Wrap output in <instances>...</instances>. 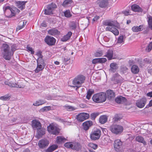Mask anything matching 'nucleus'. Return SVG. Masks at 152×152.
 I'll return each instance as SVG.
<instances>
[{"label": "nucleus", "mask_w": 152, "mask_h": 152, "mask_svg": "<svg viewBox=\"0 0 152 152\" xmlns=\"http://www.w3.org/2000/svg\"><path fill=\"white\" fill-rule=\"evenodd\" d=\"M64 107L68 111H73L76 109L74 107L69 105H65Z\"/></svg>", "instance_id": "nucleus-42"}, {"label": "nucleus", "mask_w": 152, "mask_h": 152, "mask_svg": "<svg viewBox=\"0 0 152 152\" xmlns=\"http://www.w3.org/2000/svg\"><path fill=\"white\" fill-rule=\"evenodd\" d=\"M82 148V146L78 142H73V146L72 149L79 151Z\"/></svg>", "instance_id": "nucleus-19"}, {"label": "nucleus", "mask_w": 152, "mask_h": 152, "mask_svg": "<svg viewBox=\"0 0 152 152\" xmlns=\"http://www.w3.org/2000/svg\"><path fill=\"white\" fill-rule=\"evenodd\" d=\"M37 137L39 138L41 137L44 134H45V129L42 128L37 129Z\"/></svg>", "instance_id": "nucleus-25"}, {"label": "nucleus", "mask_w": 152, "mask_h": 152, "mask_svg": "<svg viewBox=\"0 0 152 152\" xmlns=\"http://www.w3.org/2000/svg\"><path fill=\"white\" fill-rule=\"evenodd\" d=\"M99 113H92L91 114V117L92 120H94L99 115Z\"/></svg>", "instance_id": "nucleus-44"}, {"label": "nucleus", "mask_w": 152, "mask_h": 152, "mask_svg": "<svg viewBox=\"0 0 152 152\" xmlns=\"http://www.w3.org/2000/svg\"><path fill=\"white\" fill-rule=\"evenodd\" d=\"M48 33L51 35L55 36L59 34L60 32L57 30L55 28H53L49 30Z\"/></svg>", "instance_id": "nucleus-27"}, {"label": "nucleus", "mask_w": 152, "mask_h": 152, "mask_svg": "<svg viewBox=\"0 0 152 152\" xmlns=\"http://www.w3.org/2000/svg\"><path fill=\"white\" fill-rule=\"evenodd\" d=\"M72 3V0H65L62 4V5L64 7H66Z\"/></svg>", "instance_id": "nucleus-39"}, {"label": "nucleus", "mask_w": 152, "mask_h": 152, "mask_svg": "<svg viewBox=\"0 0 152 152\" xmlns=\"http://www.w3.org/2000/svg\"><path fill=\"white\" fill-rule=\"evenodd\" d=\"M109 128L112 132L115 134H121L123 130V127L122 126L116 124H113Z\"/></svg>", "instance_id": "nucleus-5"}, {"label": "nucleus", "mask_w": 152, "mask_h": 152, "mask_svg": "<svg viewBox=\"0 0 152 152\" xmlns=\"http://www.w3.org/2000/svg\"><path fill=\"white\" fill-rule=\"evenodd\" d=\"M10 47L6 44L2 45L1 50L3 58L7 60H10L11 58L12 54L10 50Z\"/></svg>", "instance_id": "nucleus-3"}, {"label": "nucleus", "mask_w": 152, "mask_h": 152, "mask_svg": "<svg viewBox=\"0 0 152 152\" xmlns=\"http://www.w3.org/2000/svg\"><path fill=\"white\" fill-rule=\"evenodd\" d=\"M72 34L71 31L68 32L67 34L64 36V38H70Z\"/></svg>", "instance_id": "nucleus-54"}, {"label": "nucleus", "mask_w": 152, "mask_h": 152, "mask_svg": "<svg viewBox=\"0 0 152 152\" xmlns=\"http://www.w3.org/2000/svg\"><path fill=\"white\" fill-rule=\"evenodd\" d=\"M99 63H104L107 61L106 58H99Z\"/></svg>", "instance_id": "nucleus-51"}, {"label": "nucleus", "mask_w": 152, "mask_h": 152, "mask_svg": "<svg viewBox=\"0 0 152 152\" xmlns=\"http://www.w3.org/2000/svg\"><path fill=\"white\" fill-rule=\"evenodd\" d=\"M110 68L109 71L113 73H114L116 72L117 69H118V66L117 64L115 63H112L110 64Z\"/></svg>", "instance_id": "nucleus-20"}, {"label": "nucleus", "mask_w": 152, "mask_h": 152, "mask_svg": "<svg viewBox=\"0 0 152 152\" xmlns=\"http://www.w3.org/2000/svg\"><path fill=\"white\" fill-rule=\"evenodd\" d=\"M89 146L91 147V148H93L94 149H96L97 145L96 144H95L90 143L89 144Z\"/></svg>", "instance_id": "nucleus-50"}, {"label": "nucleus", "mask_w": 152, "mask_h": 152, "mask_svg": "<svg viewBox=\"0 0 152 152\" xmlns=\"http://www.w3.org/2000/svg\"><path fill=\"white\" fill-rule=\"evenodd\" d=\"M122 142L120 140H117L114 141V145L116 149H119L122 145Z\"/></svg>", "instance_id": "nucleus-23"}, {"label": "nucleus", "mask_w": 152, "mask_h": 152, "mask_svg": "<svg viewBox=\"0 0 152 152\" xmlns=\"http://www.w3.org/2000/svg\"><path fill=\"white\" fill-rule=\"evenodd\" d=\"M32 126L34 129H39L42 127L40 122L38 120H34L32 121Z\"/></svg>", "instance_id": "nucleus-14"}, {"label": "nucleus", "mask_w": 152, "mask_h": 152, "mask_svg": "<svg viewBox=\"0 0 152 152\" xmlns=\"http://www.w3.org/2000/svg\"><path fill=\"white\" fill-rule=\"evenodd\" d=\"M121 76L118 73L113 75L111 78V80L113 81L115 84L119 83L121 80Z\"/></svg>", "instance_id": "nucleus-13"}, {"label": "nucleus", "mask_w": 152, "mask_h": 152, "mask_svg": "<svg viewBox=\"0 0 152 152\" xmlns=\"http://www.w3.org/2000/svg\"><path fill=\"white\" fill-rule=\"evenodd\" d=\"M46 102V101L42 100H40L37 101L33 104V105L35 106H38L41 105Z\"/></svg>", "instance_id": "nucleus-38"}, {"label": "nucleus", "mask_w": 152, "mask_h": 152, "mask_svg": "<svg viewBox=\"0 0 152 152\" xmlns=\"http://www.w3.org/2000/svg\"><path fill=\"white\" fill-rule=\"evenodd\" d=\"M136 140L139 142L143 143L144 145L147 144L146 142L145 141L144 138L140 136H137L135 138Z\"/></svg>", "instance_id": "nucleus-29"}, {"label": "nucleus", "mask_w": 152, "mask_h": 152, "mask_svg": "<svg viewBox=\"0 0 152 152\" xmlns=\"http://www.w3.org/2000/svg\"><path fill=\"white\" fill-rule=\"evenodd\" d=\"M64 14L65 16L67 18H69L72 15L71 14L70 11L69 10H66L64 12Z\"/></svg>", "instance_id": "nucleus-46"}, {"label": "nucleus", "mask_w": 152, "mask_h": 152, "mask_svg": "<svg viewBox=\"0 0 152 152\" xmlns=\"http://www.w3.org/2000/svg\"><path fill=\"white\" fill-rule=\"evenodd\" d=\"M58 147L57 145H53L49 147L46 151V152H52Z\"/></svg>", "instance_id": "nucleus-32"}, {"label": "nucleus", "mask_w": 152, "mask_h": 152, "mask_svg": "<svg viewBox=\"0 0 152 152\" xmlns=\"http://www.w3.org/2000/svg\"><path fill=\"white\" fill-rule=\"evenodd\" d=\"M99 18V16H95L93 18V20L94 21H96L97 20H98Z\"/></svg>", "instance_id": "nucleus-62"}, {"label": "nucleus", "mask_w": 152, "mask_h": 152, "mask_svg": "<svg viewBox=\"0 0 152 152\" xmlns=\"http://www.w3.org/2000/svg\"><path fill=\"white\" fill-rule=\"evenodd\" d=\"M48 131L51 134L57 135L59 132V129L53 124H50L48 127Z\"/></svg>", "instance_id": "nucleus-9"}, {"label": "nucleus", "mask_w": 152, "mask_h": 152, "mask_svg": "<svg viewBox=\"0 0 152 152\" xmlns=\"http://www.w3.org/2000/svg\"><path fill=\"white\" fill-rule=\"evenodd\" d=\"M94 90L93 89H89L87 92V95L86 96V98L89 100L93 94L94 93Z\"/></svg>", "instance_id": "nucleus-35"}, {"label": "nucleus", "mask_w": 152, "mask_h": 152, "mask_svg": "<svg viewBox=\"0 0 152 152\" xmlns=\"http://www.w3.org/2000/svg\"><path fill=\"white\" fill-rule=\"evenodd\" d=\"M16 47L15 45H13L11 47V50L12 51V55H13L14 52L16 50Z\"/></svg>", "instance_id": "nucleus-55"}, {"label": "nucleus", "mask_w": 152, "mask_h": 152, "mask_svg": "<svg viewBox=\"0 0 152 152\" xmlns=\"http://www.w3.org/2000/svg\"><path fill=\"white\" fill-rule=\"evenodd\" d=\"M92 125V122L90 121H86L83 124L84 129L85 130H88Z\"/></svg>", "instance_id": "nucleus-18"}, {"label": "nucleus", "mask_w": 152, "mask_h": 152, "mask_svg": "<svg viewBox=\"0 0 152 152\" xmlns=\"http://www.w3.org/2000/svg\"><path fill=\"white\" fill-rule=\"evenodd\" d=\"M105 94L103 93L94 94L92 97L93 100L96 102H102L106 100Z\"/></svg>", "instance_id": "nucleus-4"}, {"label": "nucleus", "mask_w": 152, "mask_h": 152, "mask_svg": "<svg viewBox=\"0 0 152 152\" xmlns=\"http://www.w3.org/2000/svg\"><path fill=\"white\" fill-rule=\"evenodd\" d=\"M65 147L68 148H71L72 149L73 146V142H66L64 144Z\"/></svg>", "instance_id": "nucleus-37"}, {"label": "nucleus", "mask_w": 152, "mask_h": 152, "mask_svg": "<svg viewBox=\"0 0 152 152\" xmlns=\"http://www.w3.org/2000/svg\"><path fill=\"white\" fill-rule=\"evenodd\" d=\"M92 63L94 64L99 63V58H96L93 59L92 61Z\"/></svg>", "instance_id": "nucleus-56"}, {"label": "nucleus", "mask_w": 152, "mask_h": 152, "mask_svg": "<svg viewBox=\"0 0 152 152\" xmlns=\"http://www.w3.org/2000/svg\"><path fill=\"white\" fill-rule=\"evenodd\" d=\"M4 84L11 87H15L17 88H22L23 86L20 85L18 83H14L12 82H10L8 80H6L4 82Z\"/></svg>", "instance_id": "nucleus-15"}, {"label": "nucleus", "mask_w": 152, "mask_h": 152, "mask_svg": "<svg viewBox=\"0 0 152 152\" xmlns=\"http://www.w3.org/2000/svg\"><path fill=\"white\" fill-rule=\"evenodd\" d=\"M3 10L5 16L7 18H10L15 16L17 12H19V10L15 7L11 8L10 6H4Z\"/></svg>", "instance_id": "nucleus-2"}, {"label": "nucleus", "mask_w": 152, "mask_h": 152, "mask_svg": "<svg viewBox=\"0 0 152 152\" xmlns=\"http://www.w3.org/2000/svg\"><path fill=\"white\" fill-rule=\"evenodd\" d=\"M104 52V50H98L95 53V55L96 57H100L103 55V53Z\"/></svg>", "instance_id": "nucleus-40"}, {"label": "nucleus", "mask_w": 152, "mask_h": 152, "mask_svg": "<svg viewBox=\"0 0 152 152\" xmlns=\"http://www.w3.org/2000/svg\"><path fill=\"white\" fill-rule=\"evenodd\" d=\"M26 2L23 1H18L16 3V5L20 9H23L25 7Z\"/></svg>", "instance_id": "nucleus-30"}, {"label": "nucleus", "mask_w": 152, "mask_h": 152, "mask_svg": "<svg viewBox=\"0 0 152 152\" xmlns=\"http://www.w3.org/2000/svg\"><path fill=\"white\" fill-rule=\"evenodd\" d=\"M113 51L111 49H109L106 52V54L104 56L106 57L108 60H111L113 58Z\"/></svg>", "instance_id": "nucleus-22"}, {"label": "nucleus", "mask_w": 152, "mask_h": 152, "mask_svg": "<svg viewBox=\"0 0 152 152\" xmlns=\"http://www.w3.org/2000/svg\"><path fill=\"white\" fill-rule=\"evenodd\" d=\"M127 68L126 66H121V67L120 71L123 74L125 73L126 71L127 70Z\"/></svg>", "instance_id": "nucleus-47"}, {"label": "nucleus", "mask_w": 152, "mask_h": 152, "mask_svg": "<svg viewBox=\"0 0 152 152\" xmlns=\"http://www.w3.org/2000/svg\"><path fill=\"white\" fill-rule=\"evenodd\" d=\"M151 107H152V99L150 101L149 104L146 106L145 108H148Z\"/></svg>", "instance_id": "nucleus-60"}, {"label": "nucleus", "mask_w": 152, "mask_h": 152, "mask_svg": "<svg viewBox=\"0 0 152 152\" xmlns=\"http://www.w3.org/2000/svg\"><path fill=\"white\" fill-rule=\"evenodd\" d=\"M115 102L118 104H123L127 101L126 99L124 97L119 96L117 97L115 99Z\"/></svg>", "instance_id": "nucleus-17"}, {"label": "nucleus", "mask_w": 152, "mask_h": 152, "mask_svg": "<svg viewBox=\"0 0 152 152\" xmlns=\"http://www.w3.org/2000/svg\"><path fill=\"white\" fill-rule=\"evenodd\" d=\"M132 72L134 74H137L139 71L138 67L136 65H133L131 68Z\"/></svg>", "instance_id": "nucleus-31"}, {"label": "nucleus", "mask_w": 152, "mask_h": 152, "mask_svg": "<svg viewBox=\"0 0 152 152\" xmlns=\"http://www.w3.org/2000/svg\"><path fill=\"white\" fill-rule=\"evenodd\" d=\"M147 99L145 98H142L140 99L137 100L136 101V105L139 108H142L144 107L146 103Z\"/></svg>", "instance_id": "nucleus-11"}, {"label": "nucleus", "mask_w": 152, "mask_h": 152, "mask_svg": "<svg viewBox=\"0 0 152 152\" xmlns=\"http://www.w3.org/2000/svg\"><path fill=\"white\" fill-rule=\"evenodd\" d=\"M120 119L121 118L118 115H115L113 118L114 121L116 122L120 120Z\"/></svg>", "instance_id": "nucleus-57"}, {"label": "nucleus", "mask_w": 152, "mask_h": 152, "mask_svg": "<svg viewBox=\"0 0 152 152\" xmlns=\"http://www.w3.org/2000/svg\"><path fill=\"white\" fill-rule=\"evenodd\" d=\"M26 48L28 51L31 52V54H33L34 53V51L33 50L32 48L29 47L28 45H27Z\"/></svg>", "instance_id": "nucleus-49"}, {"label": "nucleus", "mask_w": 152, "mask_h": 152, "mask_svg": "<svg viewBox=\"0 0 152 152\" xmlns=\"http://www.w3.org/2000/svg\"><path fill=\"white\" fill-rule=\"evenodd\" d=\"M66 140V139L62 136H58L57 137V142L58 143H60L62 142H64Z\"/></svg>", "instance_id": "nucleus-36"}, {"label": "nucleus", "mask_w": 152, "mask_h": 152, "mask_svg": "<svg viewBox=\"0 0 152 152\" xmlns=\"http://www.w3.org/2000/svg\"><path fill=\"white\" fill-rule=\"evenodd\" d=\"M89 117L88 113H83L79 114L77 116V119L80 122H82L85 120L88 119Z\"/></svg>", "instance_id": "nucleus-10"}, {"label": "nucleus", "mask_w": 152, "mask_h": 152, "mask_svg": "<svg viewBox=\"0 0 152 152\" xmlns=\"http://www.w3.org/2000/svg\"><path fill=\"white\" fill-rule=\"evenodd\" d=\"M10 99V96L7 95H5L0 97V99L3 100H7Z\"/></svg>", "instance_id": "nucleus-45"}, {"label": "nucleus", "mask_w": 152, "mask_h": 152, "mask_svg": "<svg viewBox=\"0 0 152 152\" xmlns=\"http://www.w3.org/2000/svg\"><path fill=\"white\" fill-rule=\"evenodd\" d=\"M85 77L82 75H79L74 79L72 84L75 86H82L85 80Z\"/></svg>", "instance_id": "nucleus-6"}, {"label": "nucleus", "mask_w": 152, "mask_h": 152, "mask_svg": "<svg viewBox=\"0 0 152 152\" xmlns=\"http://www.w3.org/2000/svg\"><path fill=\"white\" fill-rule=\"evenodd\" d=\"M143 27V25H140L139 26H135L132 27V30L134 32H137L142 31Z\"/></svg>", "instance_id": "nucleus-28"}, {"label": "nucleus", "mask_w": 152, "mask_h": 152, "mask_svg": "<svg viewBox=\"0 0 152 152\" xmlns=\"http://www.w3.org/2000/svg\"><path fill=\"white\" fill-rule=\"evenodd\" d=\"M104 25L108 26L106 28V30L112 32L115 35H118L119 34V31L117 29L120 28L119 24L116 21L106 20L103 22Z\"/></svg>", "instance_id": "nucleus-1"}, {"label": "nucleus", "mask_w": 152, "mask_h": 152, "mask_svg": "<svg viewBox=\"0 0 152 152\" xmlns=\"http://www.w3.org/2000/svg\"><path fill=\"white\" fill-rule=\"evenodd\" d=\"M101 132L98 129H94L91 132L90 134L91 139L93 140H96L99 139L100 137Z\"/></svg>", "instance_id": "nucleus-7"}, {"label": "nucleus", "mask_w": 152, "mask_h": 152, "mask_svg": "<svg viewBox=\"0 0 152 152\" xmlns=\"http://www.w3.org/2000/svg\"><path fill=\"white\" fill-rule=\"evenodd\" d=\"M50 109V106H45L43 107L42 110L43 111L49 110Z\"/></svg>", "instance_id": "nucleus-58"}, {"label": "nucleus", "mask_w": 152, "mask_h": 152, "mask_svg": "<svg viewBox=\"0 0 152 152\" xmlns=\"http://www.w3.org/2000/svg\"><path fill=\"white\" fill-rule=\"evenodd\" d=\"M45 41L48 45L52 46L55 45L56 40L55 39H45Z\"/></svg>", "instance_id": "nucleus-21"}, {"label": "nucleus", "mask_w": 152, "mask_h": 152, "mask_svg": "<svg viewBox=\"0 0 152 152\" xmlns=\"http://www.w3.org/2000/svg\"><path fill=\"white\" fill-rule=\"evenodd\" d=\"M97 3L99 6L102 8H105L108 4V0H98L97 1Z\"/></svg>", "instance_id": "nucleus-16"}, {"label": "nucleus", "mask_w": 152, "mask_h": 152, "mask_svg": "<svg viewBox=\"0 0 152 152\" xmlns=\"http://www.w3.org/2000/svg\"><path fill=\"white\" fill-rule=\"evenodd\" d=\"M57 6L55 4L52 3L47 6L45 10V14L46 15L53 14V11L56 8Z\"/></svg>", "instance_id": "nucleus-8"}, {"label": "nucleus", "mask_w": 152, "mask_h": 152, "mask_svg": "<svg viewBox=\"0 0 152 152\" xmlns=\"http://www.w3.org/2000/svg\"><path fill=\"white\" fill-rule=\"evenodd\" d=\"M148 73L152 75V69L150 68L148 69Z\"/></svg>", "instance_id": "nucleus-63"}, {"label": "nucleus", "mask_w": 152, "mask_h": 152, "mask_svg": "<svg viewBox=\"0 0 152 152\" xmlns=\"http://www.w3.org/2000/svg\"><path fill=\"white\" fill-rule=\"evenodd\" d=\"M37 64H41L43 65H46L45 63L44 62V61L43 59H42V58L39 57L37 60Z\"/></svg>", "instance_id": "nucleus-41"}, {"label": "nucleus", "mask_w": 152, "mask_h": 152, "mask_svg": "<svg viewBox=\"0 0 152 152\" xmlns=\"http://www.w3.org/2000/svg\"><path fill=\"white\" fill-rule=\"evenodd\" d=\"M70 58L66 56L62 57V61L65 63L67 62L69 60Z\"/></svg>", "instance_id": "nucleus-48"}, {"label": "nucleus", "mask_w": 152, "mask_h": 152, "mask_svg": "<svg viewBox=\"0 0 152 152\" xmlns=\"http://www.w3.org/2000/svg\"><path fill=\"white\" fill-rule=\"evenodd\" d=\"M143 61L146 63L148 64H150L151 63V61L149 59L147 58H145L144 60Z\"/></svg>", "instance_id": "nucleus-59"}, {"label": "nucleus", "mask_w": 152, "mask_h": 152, "mask_svg": "<svg viewBox=\"0 0 152 152\" xmlns=\"http://www.w3.org/2000/svg\"><path fill=\"white\" fill-rule=\"evenodd\" d=\"M49 144V142L47 140L42 139L39 141L38 145L40 148L43 149L47 146Z\"/></svg>", "instance_id": "nucleus-12"}, {"label": "nucleus", "mask_w": 152, "mask_h": 152, "mask_svg": "<svg viewBox=\"0 0 152 152\" xmlns=\"http://www.w3.org/2000/svg\"><path fill=\"white\" fill-rule=\"evenodd\" d=\"M131 8L133 11L135 12H142V10L138 5L137 4H133L131 6Z\"/></svg>", "instance_id": "nucleus-26"}, {"label": "nucleus", "mask_w": 152, "mask_h": 152, "mask_svg": "<svg viewBox=\"0 0 152 152\" xmlns=\"http://www.w3.org/2000/svg\"><path fill=\"white\" fill-rule=\"evenodd\" d=\"M147 19L148 23L152 22V16L149 15H147Z\"/></svg>", "instance_id": "nucleus-52"}, {"label": "nucleus", "mask_w": 152, "mask_h": 152, "mask_svg": "<svg viewBox=\"0 0 152 152\" xmlns=\"http://www.w3.org/2000/svg\"><path fill=\"white\" fill-rule=\"evenodd\" d=\"M147 96L150 97H152V91L149 92L147 94Z\"/></svg>", "instance_id": "nucleus-61"}, {"label": "nucleus", "mask_w": 152, "mask_h": 152, "mask_svg": "<svg viewBox=\"0 0 152 152\" xmlns=\"http://www.w3.org/2000/svg\"><path fill=\"white\" fill-rule=\"evenodd\" d=\"M124 39H117V40H116L115 42H116V44H121L124 42Z\"/></svg>", "instance_id": "nucleus-53"}, {"label": "nucleus", "mask_w": 152, "mask_h": 152, "mask_svg": "<svg viewBox=\"0 0 152 152\" xmlns=\"http://www.w3.org/2000/svg\"><path fill=\"white\" fill-rule=\"evenodd\" d=\"M107 95L108 99H112L115 96V93L112 90H109L107 91Z\"/></svg>", "instance_id": "nucleus-24"}, {"label": "nucleus", "mask_w": 152, "mask_h": 152, "mask_svg": "<svg viewBox=\"0 0 152 152\" xmlns=\"http://www.w3.org/2000/svg\"><path fill=\"white\" fill-rule=\"evenodd\" d=\"M107 117L106 115H102L99 118V122L102 124H104L107 122Z\"/></svg>", "instance_id": "nucleus-34"}, {"label": "nucleus", "mask_w": 152, "mask_h": 152, "mask_svg": "<svg viewBox=\"0 0 152 152\" xmlns=\"http://www.w3.org/2000/svg\"><path fill=\"white\" fill-rule=\"evenodd\" d=\"M152 48V41L150 42L148 46L145 49V50L148 52H149L151 51Z\"/></svg>", "instance_id": "nucleus-43"}, {"label": "nucleus", "mask_w": 152, "mask_h": 152, "mask_svg": "<svg viewBox=\"0 0 152 152\" xmlns=\"http://www.w3.org/2000/svg\"><path fill=\"white\" fill-rule=\"evenodd\" d=\"M37 67L35 70L36 73H38L41 71H42L44 68L45 66L37 64Z\"/></svg>", "instance_id": "nucleus-33"}, {"label": "nucleus", "mask_w": 152, "mask_h": 152, "mask_svg": "<svg viewBox=\"0 0 152 152\" xmlns=\"http://www.w3.org/2000/svg\"><path fill=\"white\" fill-rule=\"evenodd\" d=\"M149 28L152 30V22L148 23Z\"/></svg>", "instance_id": "nucleus-64"}]
</instances>
